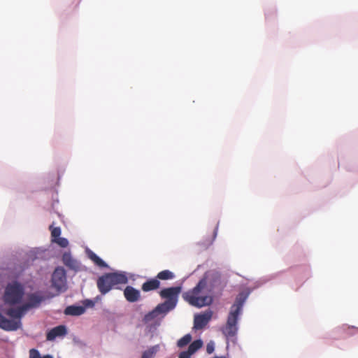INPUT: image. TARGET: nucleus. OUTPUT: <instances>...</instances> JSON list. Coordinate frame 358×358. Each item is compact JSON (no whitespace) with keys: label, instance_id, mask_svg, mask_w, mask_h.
<instances>
[{"label":"nucleus","instance_id":"obj_1","mask_svg":"<svg viewBox=\"0 0 358 358\" xmlns=\"http://www.w3.org/2000/svg\"><path fill=\"white\" fill-rule=\"evenodd\" d=\"M245 300V297L242 295L236 298L230 308L225 325L221 327L220 330L227 338H233L237 334L238 318L242 313Z\"/></svg>","mask_w":358,"mask_h":358},{"label":"nucleus","instance_id":"obj_2","mask_svg":"<svg viewBox=\"0 0 358 358\" xmlns=\"http://www.w3.org/2000/svg\"><path fill=\"white\" fill-rule=\"evenodd\" d=\"M206 278H202L196 287L183 294V299L190 305L198 308L210 304L212 302L211 297L201 295V291L206 286Z\"/></svg>","mask_w":358,"mask_h":358},{"label":"nucleus","instance_id":"obj_3","mask_svg":"<svg viewBox=\"0 0 358 358\" xmlns=\"http://www.w3.org/2000/svg\"><path fill=\"white\" fill-rule=\"evenodd\" d=\"M27 310L24 305L17 308H10L5 311L6 315L13 319H17V321L14 320H9L5 317L0 313V328L5 331H15L21 326L20 319L23 317Z\"/></svg>","mask_w":358,"mask_h":358},{"label":"nucleus","instance_id":"obj_4","mask_svg":"<svg viewBox=\"0 0 358 358\" xmlns=\"http://www.w3.org/2000/svg\"><path fill=\"white\" fill-rule=\"evenodd\" d=\"M128 278L124 273H108L97 280V287L102 294L108 293L114 286L126 284Z\"/></svg>","mask_w":358,"mask_h":358},{"label":"nucleus","instance_id":"obj_5","mask_svg":"<svg viewBox=\"0 0 358 358\" xmlns=\"http://www.w3.org/2000/svg\"><path fill=\"white\" fill-rule=\"evenodd\" d=\"M24 295L23 286L15 281L6 285L3 295V301L5 304L15 306L21 303Z\"/></svg>","mask_w":358,"mask_h":358},{"label":"nucleus","instance_id":"obj_6","mask_svg":"<svg viewBox=\"0 0 358 358\" xmlns=\"http://www.w3.org/2000/svg\"><path fill=\"white\" fill-rule=\"evenodd\" d=\"M181 287H171L165 288L161 290L159 294L162 299H166V301L161 305H164V308L166 311L173 309L177 303L179 294L181 292Z\"/></svg>","mask_w":358,"mask_h":358},{"label":"nucleus","instance_id":"obj_7","mask_svg":"<svg viewBox=\"0 0 358 358\" xmlns=\"http://www.w3.org/2000/svg\"><path fill=\"white\" fill-rule=\"evenodd\" d=\"M66 271L62 267H57L52 275V286L57 290L63 289L66 286Z\"/></svg>","mask_w":358,"mask_h":358},{"label":"nucleus","instance_id":"obj_8","mask_svg":"<svg viewBox=\"0 0 358 358\" xmlns=\"http://www.w3.org/2000/svg\"><path fill=\"white\" fill-rule=\"evenodd\" d=\"M212 315L213 313L210 310L206 311L202 314L196 315L194 319V328L196 329H203L210 320Z\"/></svg>","mask_w":358,"mask_h":358},{"label":"nucleus","instance_id":"obj_9","mask_svg":"<svg viewBox=\"0 0 358 358\" xmlns=\"http://www.w3.org/2000/svg\"><path fill=\"white\" fill-rule=\"evenodd\" d=\"M124 296L131 303L138 301L141 298L140 291L131 286H127L124 290Z\"/></svg>","mask_w":358,"mask_h":358},{"label":"nucleus","instance_id":"obj_10","mask_svg":"<svg viewBox=\"0 0 358 358\" xmlns=\"http://www.w3.org/2000/svg\"><path fill=\"white\" fill-rule=\"evenodd\" d=\"M66 328L64 325H59L50 329L46 335L48 341H53L57 337L64 336L66 334Z\"/></svg>","mask_w":358,"mask_h":358},{"label":"nucleus","instance_id":"obj_11","mask_svg":"<svg viewBox=\"0 0 358 358\" xmlns=\"http://www.w3.org/2000/svg\"><path fill=\"white\" fill-rule=\"evenodd\" d=\"M42 301V296L38 295L37 294H31L28 296V302L23 305L25 307L26 310H28L31 308L38 307Z\"/></svg>","mask_w":358,"mask_h":358},{"label":"nucleus","instance_id":"obj_12","mask_svg":"<svg viewBox=\"0 0 358 358\" xmlns=\"http://www.w3.org/2000/svg\"><path fill=\"white\" fill-rule=\"evenodd\" d=\"M166 312V310L164 308V305L159 304L154 310L145 315L144 321L146 322H150L156 318L159 315Z\"/></svg>","mask_w":358,"mask_h":358},{"label":"nucleus","instance_id":"obj_13","mask_svg":"<svg viewBox=\"0 0 358 358\" xmlns=\"http://www.w3.org/2000/svg\"><path fill=\"white\" fill-rule=\"evenodd\" d=\"M160 282L157 278H151L143 283L141 289L143 292H148L159 288Z\"/></svg>","mask_w":358,"mask_h":358},{"label":"nucleus","instance_id":"obj_14","mask_svg":"<svg viewBox=\"0 0 358 358\" xmlns=\"http://www.w3.org/2000/svg\"><path fill=\"white\" fill-rule=\"evenodd\" d=\"M85 312V308L81 306H69L64 310V313L67 315L78 316Z\"/></svg>","mask_w":358,"mask_h":358},{"label":"nucleus","instance_id":"obj_15","mask_svg":"<svg viewBox=\"0 0 358 358\" xmlns=\"http://www.w3.org/2000/svg\"><path fill=\"white\" fill-rule=\"evenodd\" d=\"M87 257L90 259H91L96 266L100 268H106L108 267L107 264L102 260L99 257H98L94 252L92 250L87 251Z\"/></svg>","mask_w":358,"mask_h":358},{"label":"nucleus","instance_id":"obj_16","mask_svg":"<svg viewBox=\"0 0 358 358\" xmlns=\"http://www.w3.org/2000/svg\"><path fill=\"white\" fill-rule=\"evenodd\" d=\"M175 278V275L173 272H171L169 270H164L158 273L157 275L156 278L162 280H171Z\"/></svg>","mask_w":358,"mask_h":358},{"label":"nucleus","instance_id":"obj_17","mask_svg":"<svg viewBox=\"0 0 358 358\" xmlns=\"http://www.w3.org/2000/svg\"><path fill=\"white\" fill-rule=\"evenodd\" d=\"M203 345L201 340H196L193 341L188 347L187 350L192 354H194L198 350H199Z\"/></svg>","mask_w":358,"mask_h":358},{"label":"nucleus","instance_id":"obj_18","mask_svg":"<svg viewBox=\"0 0 358 358\" xmlns=\"http://www.w3.org/2000/svg\"><path fill=\"white\" fill-rule=\"evenodd\" d=\"M159 349V345H155L143 352L141 358H153Z\"/></svg>","mask_w":358,"mask_h":358},{"label":"nucleus","instance_id":"obj_19","mask_svg":"<svg viewBox=\"0 0 358 358\" xmlns=\"http://www.w3.org/2000/svg\"><path fill=\"white\" fill-rule=\"evenodd\" d=\"M191 341L192 336L189 334H187L178 341L177 345L179 348H183L189 344Z\"/></svg>","mask_w":358,"mask_h":358},{"label":"nucleus","instance_id":"obj_20","mask_svg":"<svg viewBox=\"0 0 358 358\" xmlns=\"http://www.w3.org/2000/svg\"><path fill=\"white\" fill-rule=\"evenodd\" d=\"M29 358H53L52 355H46L43 357L41 356L39 351L36 349L32 348L29 350Z\"/></svg>","mask_w":358,"mask_h":358},{"label":"nucleus","instance_id":"obj_21","mask_svg":"<svg viewBox=\"0 0 358 358\" xmlns=\"http://www.w3.org/2000/svg\"><path fill=\"white\" fill-rule=\"evenodd\" d=\"M50 230L51 231V236L52 238V241L59 238L61 234L60 227H54L52 225L50 226Z\"/></svg>","mask_w":358,"mask_h":358},{"label":"nucleus","instance_id":"obj_22","mask_svg":"<svg viewBox=\"0 0 358 358\" xmlns=\"http://www.w3.org/2000/svg\"><path fill=\"white\" fill-rule=\"evenodd\" d=\"M53 242L56 243L62 248H66L69 245V241L65 238L59 237L54 240Z\"/></svg>","mask_w":358,"mask_h":358},{"label":"nucleus","instance_id":"obj_23","mask_svg":"<svg viewBox=\"0 0 358 358\" xmlns=\"http://www.w3.org/2000/svg\"><path fill=\"white\" fill-rule=\"evenodd\" d=\"M213 279L214 280V283L213 286H215L217 282H220V275L218 273H214L212 274Z\"/></svg>","mask_w":358,"mask_h":358},{"label":"nucleus","instance_id":"obj_24","mask_svg":"<svg viewBox=\"0 0 358 358\" xmlns=\"http://www.w3.org/2000/svg\"><path fill=\"white\" fill-rule=\"evenodd\" d=\"M192 355L188 351H182L180 353L178 358H190Z\"/></svg>","mask_w":358,"mask_h":358},{"label":"nucleus","instance_id":"obj_25","mask_svg":"<svg viewBox=\"0 0 358 358\" xmlns=\"http://www.w3.org/2000/svg\"><path fill=\"white\" fill-rule=\"evenodd\" d=\"M214 351V344L213 343H208L206 346V352L208 354L213 353Z\"/></svg>","mask_w":358,"mask_h":358},{"label":"nucleus","instance_id":"obj_26","mask_svg":"<svg viewBox=\"0 0 358 358\" xmlns=\"http://www.w3.org/2000/svg\"><path fill=\"white\" fill-rule=\"evenodd\" d=\"M85 305L86 306H94V303L92 301H90V300H86L85 301Z\"/></svg>","mask_w":358,"mask_h":358},{"label":"nucleus","instance_id":"obj_27","mask_svg":"<svg viewBox=\"0 0 358 358\" xmlns=\"http://www.w3.org/2000/svg\"><path fill=\"white\" fill-rule=\"evenodd\" d=\"M64 261L65 264L67 265L68 264H67V262H66V256H65V255L64 256Z\"/></svg>","mask_w":358,"mask_h":358},{"label":"nucleus","instance_id":"obj_28","mask_svg":"<svg viewBox=\"0 0 358 358\" xmlns=\"http://www.w3.org/2000/svg\"><path fill=\"white\" fill-rule=\"evenodd\" d=\"M213 358H226V357H217V356H216V357H213Z\"/></svg>","mask_w":358,"mask_h":358}]
</instances>
